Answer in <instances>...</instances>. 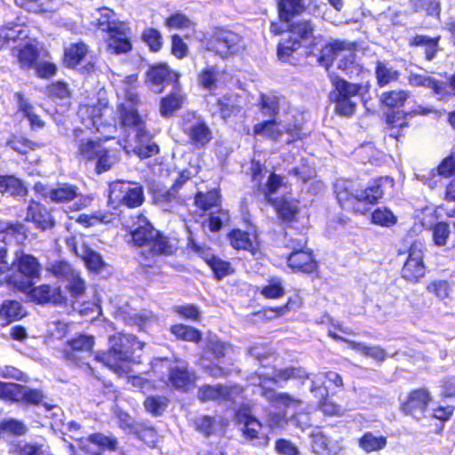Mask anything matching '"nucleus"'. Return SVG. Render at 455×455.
Instances as JSON below:
<instances>
[{"label":"nucleus","instance_id":"obj_13","mask_svg":"<svg viewBox=\"0 0 455 455\" xmlns=\"http://www.w3.org/2000/svg\"><path fill=\"white\" fill-rule=\"evenodd\" d=\"M92 335L79 333L67 339L60 349V358L68 363L82 366L85 364V355L90 354L94 347Z\"/></svg>","mask_w":455,"mask_h":455},{"label":"nucleus","instance_id":"obj_31","mask_svg":"<svg viewBox=\"0 0 455 455\" xmlns=\"http://www.w3.org/2000/svg\"><path fill=\"white\" fill-rule=\"evenodd\" d=\"M28 188L21 179L14 174H0V194L23 197L28 195Z\"/></svg>","mask_w":455,"mask_h":455},{"label":"nucleus","instance_id":"obj_54","mask_svg":"<svg viewBox=\"0 0 455 455\" xmlns=\"http://www.w3.org/2000/svg\"><path fill=\"white\" fill-rule=\"evenodd\" d=\"M218 68L216 66H207L204 68L197 75L199 85L208 91L215 90L218 83Z\"/></svg>","mask_w":455,"mask_h":455},{"label":"nucleus","instance_id":"obj_58","mask_svg":"<svg viewBox=\"0 0 455 455\" xmlns=\"http://www.w3.org/2000/svg\"><path fill=\"white\" fill-rule=\"evenodd\" d=\"M164 24L168 28L185 29L194 28L196 23L182 12H173L164 20Z\"/></svg>","mask_w":455,"mask_h":455},{"label":"nucleus","instance_id":"obj_33","mask_svg":"<svg viewBox=\"0 0 455 455\" xmlns=\"http://www.w3.org/2000/svg\"><path fill=\"white\" fill-rule=\"evenodd\" d=\"M408 111L395 110L387 111L385 113L384 121L387 127L390 130H398L395 133H391V138L398 140L400 138L404 137V133L401 130L408 128L410 126Z\"/></svg>","mask_w":455,"mask_h":455},{"label":"nucleus","instance_id":"obj_25","mask_svg":"<svg viewBox=\"0 0 455 455\" xmlns=\"http://www.w3.org/2000/svg\"><path fill=\"white\" fill-rule=\"evenodd\" d=\"M25 220L36 228H53L55 219L51 211L43 204L31 199L27 207Z\"/></svg>","mask_w":455,"mask_h":455},{"label":"nucleus","instance_id":"obj_59","mask_svg":"<svg viewBox=\"0 0 455 455\" xmlns=\"http://www.w3.org/2000/svg\"><path fill=\"white\" fill-rule=\"evenodd\" d=\"M86 440L94 444L100 451H114L117 449V441L115 437L107 436L102 433H93L87 436Z\"/></svg>","mask_w":455,"mask_h":455},{"label":"nucleus","instance_id":"obj_20","mask_svg":"<svg viewBox=\"0 0 455 455\" xmlns=\"http://www.w3.org/2000/svg\"><path fill=\"white\" fill-rule=\"evenodd\" d=\"M236 421L243 425L242 428L243 435L253 445L267 447L269 444V436L267 434L260 433L263 427L262 423L250 412L238 411Z\"/></svg>","mask_w":455,"mask_h":455},{"label":"nucleus","instance_id":"obj_57","mask_svg":"<svg viewBox=\"0 0 455 455\" xmlns=\"http://www.w3.org/2000/svg\"><path fill=\"white\" fill-rule=\"evenodd\" d=\"M301 47L299 39L288 37L280 41L277 44V55L279 60L289 61L293 53Z\"/></svg>","mask_w":455,"mask_h":455},{"label":"nucleus","instance_id":"obj_11","mask_svg":"<svg viewBox=\"0 0 455 455\" xmlns=\"http://www.w3.org/2000/svg\"><path fill=\"white\" fill-rule=\"evenodd\" d=\"M44 398V393L40 389L28 388L19 383L0 380V400L12 403H20L27 407L43 404L50 409L45 403H43Z\"/></svg>","mask_w":455,"mask_h":455},{"label":"nucleus","instance_id":"obj_53","mask_svg":"<svg viewBox=\"0 0 455 455\" xmlns=\"http://www.w3.org/2000/svg\"><path fill=\"white\" fill-rule=\"evenodd\" d=\"M140 37L151 52H158L163 48V36L160 31L155 28L149 27L144 28Z\"/></svg>","mask_w":455,"mask_h":455},{"label":"nucleus","instance_id":"obj_7","mask_svg":"<svg viewBox=\"0 0 455 455\" xmlns=\"http://www.w3.org/2000/svg\"><path fill=\"white\" fill-rule=\"evenodd\" d=\"M12 264L15 269L6 275L5 282L14 289L25 291L40 279L42 266L33 255L22 254Z\"/></svg>","mask_w":455,"mask_h":455},{"label":"nucleus","instance_id":"obj_14","mask_svg":"<svg viewBox=\"0 0 455 455\" xmlns=\"http://www.w3.org/2000/svg\"><path fill=\"white\" fill-rule=\"evenodd\" d=\"M432 402V395L426 387H417L410 390L403 401L399 404L400 412L411 417L417 422L426 418L428 406Z\"/></svg>","mask_w":455,"mask_h":455},{"label":"nucleus","instance_id":"obj_55","mask_svg":"<svg viewBox=\"0 0 455 455\" xmlns=\"http://www.w3.org/2000/svg\"><path fill=\"white\" fill-rule=\"evenodd\" d=\"M216 419L211 415H200L193 419L194 428L208 438L215 433Z\"/></svg>","mask_w":455,"mask_h":455},{"label":"nucleus","instance_id":"obj_29","mask_svg":"<svg viewBox=\"0 0 455 455\" xmlns=\"http://www.w3.org/2000/svg\"><path fill=\"white\" fill-rule=\"evenodd\" d=\"M440 35L431 37L427 35L416 34L409 38L408 46L411 48L423 47L425 60L431 61L436 57L440 50Z\"/></svg>","mask_w":455,"mask_h":455},{"label":"nucleus","instance_id":"obj_32","mask_svg":"<svg viewBox=\"0 0 455 455\" xmlns=\"http://www.w3.org/2000/svg\"><path fill=\"white\" fill-rule=\"evenodd\" d=\"M308 437L310 439L311 451L315 455H333L335 453L334 443L319 427H315Z\"/></svg>","mask_w":455,"mask_h":455},{"label":"nucleus","instance_id":"obj_40","mask_svg":"<svg viewBox=\"0 0 455 455\" xmlns=\"http://www.w3.org/2000/svg\"><path fill=\"white\" fill-rule=\"evenodd\" d=\"M115 219V213L110 211L99 210L89 214H79L76 217V221L85 228H90L98 225H108Z\"/></svg>","mask_w":455,"mask_h":455},{"label":"nucleus","instance_id":"obj_4","mask_svg":"<svg viewBox=\"0 0 455 455\" xmlns=\"http://www.w3.org/2000/svg\"><path fill=\"white\" fill-rule=\"evenodd\" d=\"M329 78L332 89L328 97L330 102L334 104V113L339 116L351 117L357 108V102L352 98L368 93L371 89L370 82L350 83L337 75H330Z\"/></svg>","mask_w":455,"mask_h":455},{"label":"nucleus","instance_id":"obj_43","mask_svg":"<svg viewBox=\"0 0 455 455\" xmlns=\"http://www.w3.org/2000/svg\"><path fill=\"white\" fill-rule=\"evenodd\" d=\"M128 427L135 437L148 447L153 448L157 443L158 435L154 426L141 423L138 425H128Z\"/></svg>","mask_w":455,"mask_h":455},{"label":"nucleus","instance_id":"obj_42","mask_svg":"<svg viewBox=\"0 0 455 455\" xmlns=\"http://www.w3.org/2000/svg\"><path fill=\"white\" fill-rule=\"evenodd\" d=\"M251 135L264 136L271 140H278L283 135V130L278 127L276 117H270L268 120H265L256 124L252 127Z\"/></svg>","mask_w":455,"mask_h":455},{"label":"nucleus","instance_id":"obj_23","mask_svg":"<svg viewBox=\"0 0 455 455\" xmlns=\"http://www.w3.org/2000/svg\"><path fill=\"white\" fill-rule=\"evenodd\" d=\"M187 101V94L183 91L181 84L179 87L172 86V90L161 98L159 101V112L162 117H172L175 113L183 108Z\"/></svg>","mask_w":455,"mask_h":455},{"label":"nucleus","instance_id":"obj_62","mask_svg":"<svg viewBox=\"0 0 455 455\" xmlns=\"http://www.w3.org/2000/svg\"><path fill=\"white\" fill-rule=\"evenodd\" d=\"M427 291L439 299H445L450 296L451 286L447 280H434L427 285Z\"/></svg>","mask_w":455,"mask_h":455},{"label":"nucleus","instance_id":"obj_5","mask_svg":"<svg viewBox=\"0 0 455 455\" xmlns=\"http://www.w3.org/2000/svg\"><path fill=\"white\" fill-rule=\"evenodd\" d=\"M403 242L404 248L399 249L397 254L407 253V258L402 267L401 276L407 282L418 283L426 273L424 263L425 244L421 239L413 238L410 232L406 234Z\"/></svg>","mask_w":455,"mask_h":455},{"label":"nucleus","instance_id":"obj_64","mask_svg":"<svg viewBox=\"0 0 455 455\" xmlns=\"http://www.w3.org/2000/svg\"><path fill=\"white\" fill-rule=\"evenodd\" d=\"M68 281V284L66 286V289L72 299H79L84 295L86 284L84 280L80 276L79 272H76V275L70 277Z\"/></svg>","mask_w":455,"mask_h":455},{"label":"nucleus","instance_id":"obj_3","mask_svg":"<svg viewBox=\"0 0 455 455\" xmlns=\"http://www.w3.org/2000/svg\"><path fill=\"white\" fill-rule=\"evenodd\" d=\"M137 338L132 334L116 332L108 339V348L95 355V360L118 376L127 374L130 368H125L133 361Z\"/></svg>","mask_w":455,"mask_h":455},{"label":"nucleus","instance_id":"obj_16","mask_svg":"<svg viewBox=\"0 0 455 455\" xmlns=\"http://www.w3.org/2000/svg\"><path fill=\"white\" fill-rule=\"evenodd\" d=\"M192 250L212 270L215 280L220 281L235 274V269L232 263L215 254L211 247L194 243Z\"/></svg>","mask_w":455,"mask_h":455},{"label":"nucleus","instance_id":"obj_61","mask_svg":"<svg viewBox=\"0 0 455 455\" xmlns=\"http://www.w3.org/2000/svg\"><path fill=\"white\" fill-rule=\"evenodd\" d=\"M172 311L180 318L192 322H199L201 320V312L197 306L194 304H182L174 306Z\"/></svg>","mask_w":455,"mask_h":455},{"label":"nucleus","instance_id":"obj_46","mask_svg":"<svg viewBox=\"0 0 455 455\" xmlns=\"http://www.w3.org/2000/svg\"><path fill=\"white\" fill-rule=\"evenodd\" d=\"M6 146L21 156L44 147V143L35 142L26 137L12 135L6 141Z\"/></svg>","mask_w":455,"mask_h":455},{"label":"nucleus","instance_id":"obj_47","mask_svg":"<svg viewBox=\"0 0 455 455\" xmlns=\"http://www.w3.org/2000/svg\"><path fill=\"white\" fill-rule=\"evenodd\" d=\"M38 58V49L30 43H27L18 49L17 60L20 67L24 70L34 68L37 63Z\"/></svg>","mask_w":455,"mask_h":455},{"label":"nucleus","instance_id":"obj_37","mask_svg":"<svg viewBox=\"0 0 455 455\" xmlns=\"http://www.w3.org/2000/svg\"><path fill=\"white\" fill-rule=\"evenodd\" d=\"M170 332L178 341L199 344L203 340L202 331L192 325L174 323L171 325Z\"/></svg>","mask_w":455,"mask_h":455},{"label":"nucleus","instance_id":"obj_52","mask_svg":"<svg viewBox=\"0 0 455 455\" xmlns=\"http://www.w3.org/2000/svg\"><path fill=\"white\" fill-rule=\"evenodd\" d=\"M168 404L169 399L164 395H148L143 401L145 411L154 417L162 416Z\"/></svg>","mask_w":455,"mask_h":455},{"label":"nucleus","instance_id":"obj_27","mask_svg":"<svg viewBox=\"0 0 455 455\" xmlns=\"http://www.w3.org/2000/svg\"><path fill=\"white\" fill-rule=\"evenodd\" d=\"M89 52V46L83 41L71 43L64 48L62 65L68 69L76 68Z\"/></svg>","mask_w":455,"mask_h":455},{"label":"nucleus","instance_id":"obj_44","mask_svg":"<svg viewBox=\"0 0 455 455\" xmlns=\"http://www.w3.org/2000/svg\"><path fill=\"white\" fill-rule=\"evenodd\" d=\"M25 315L22 305L15 299L4 300L0 306V318L4 324L20 320Z\"/></svg>","mask_w":455,"mask_h":455},{"label":"nucleus","instance_id":"obj_26","mask_svg":"<svg viewBox=\"0 0 455 455\" xmlns=\"http://www.w3.org/2000/svg\"><path fill=\"white\" fill-rule=\"evenodd\" d=\"M148 80L154 85L171 84L179 87L180 74L171 68L166 62H159L152 65L148 71Z\"/></svg>","mask_w":455,"mask_h":455},{"label":"nucleus","instance_id":"obj_24","mask_svg":"<svg viewBox=\"0 0 455 455\" xmlns=\"http://www.w3.org/2000/svg\"><path fill=\"white\" fill-rule=\"evenodd\" d=\"M228 238L230 245L236 251H247L254 253L259 247L255 229H230Z\"/></svg>","mask_w":455,"mask_h":455},{"label":"nucleus","instance_id":"obj_41","mask_svg":"<svg viewBox=\"0 0 455 455\" xmlns=\"http://www.w3.org/2000/svg\"><path fill=\"white\" fill-rule=\"evenodd\" d=\"M78 196V188L69 183H59L50 188V201L55 204H68Z\"/></svg>","mask_w":455,"mask_h":455},{"label":"nucleus","instance_id":"obj_60","mask_svg":"<svg viewBox=\"0 0 455 455\" xmlns=\"http://www.w3.org/2000/svg\"><path fill=\"white\" fill-rule=\"evenodd\" d=\"M49 270L58 279L67 281L77 272L72 267L71 264L65 260L53 262Z\"/></svg>","mask_w":455,"mask_h":455},{"label":"nucleus","instance_id":"obj_50","mask_svg":"<svg viewBox=\"0 0 455 455\" xmlns=\"http://www.w3.org/2000/svg\"><path fill=\"white\" fill-rule=\"evenodd\" d=\"M259 293L267 299H278L285 294L283 281L277 276H271L267 279V283L263 285Z\"/></svg>","mask_w":455,"mask_h":455},{"label":"nucleus","instance_id":"obj_63","mask_svg":"<svg viewBox=\"0 0 455 455\" xmlns=\"http://www.w3.org/2000/svg\"><path fill=\"white\" fill-rule=\"evenodd\" d=\"M433 175L435 172L443 178H450L455 174V152H451L449 156L442 159L435 169H433Z\"/></svg>","mask_w":455,"mask_h":455},{"label":"nucleus","instance_id":"obj_51","mask_svg":"<svg viewBox=\"0 0 455 455\" xmlns=\"http://www.w3.org/2000/svg\"><path fill=\"white\" fill-rule=\"evenodd\" d=\"M387 437L375 436L371 432L364 433L358 440L359 447L367 453L378 451L386 447Z\"/></svg>","mask_w":455,"mask_h":455},{"label":"nucleus","instance_id":"obj_15","mask_svg":"<svg viewBox=\"0 0 455 455\" xmlns=\"http://www.w3.org/2000/svg\"><path fill=\"white\" fill-rule=\"evenodd\" d=\"M241 36L226 28H215L206 41L207 50L215 52L221 58L235 54L240 48Z\"/></svg>","mask_w":455,"mask_h":455},{"label":"nucleus","instance_id":"obj_18","mask_svg":"<svg viewBox=\"0 0 455 455\" xmlns=\"http://www.w3.org/2000/svg\"><path fill=\"white\" fill-rule=\"evenodd\" d=\"M22 292L28 295L30 301L37 305L66 306L68 304V298L60 286L52 287L48 283L36 286L33 284Z\"/></svg>","mask_w":455,"mask_h":455},{"label":"nucleus","instance_id":"obj_45","mask_svg":"<svg viewBox=\"0 0 455 455\" xmlns=\"http://www.w3.org/2000/svg\"><path fill=\"white\" fill-rule=\"evenodd\" d=\"M283 247L291 251L307 247V235L302 229H284L283 233Z\"/></svg>","mask_w":455,"mask_h":455},{"label":"nucleus","instance_id":"obj_35","mask_svg":"<svg viewBox=\"0 0 455 455\" xmlns=\"http://www.w3.org/2000/svg\"><path fill=\"white\" fill-rule=\"evenodd\" d=\"M337 68L350 79L358 78L364 73H370V70L359 62L356 54L353 52L343 56L338 62Z\"/></svg>","mask_w":455,"mask_h":455},{"label":"nucleus","instance_id":"obj_17","mask_svg":"<svg viewBox=\"0 0 455 455\" xmlns=\"http://www.w3.org/2000/svg\"><path fill=\"white\" fill-rule=\"evenodd\" d=\"M198 377L188 363L176 364L168 369L166 385L172 390L188 393L197 382Z\"/></svg>","mask_w":455,"mask_h":455},{"label":"nucleus","instance_id":"obj_22","mask_svg":"<svg viewBox=\"0 0 455 455\" xmlns=\"http://www.w3.org/2000/svg\"><path fill=\"white\" fill-rule=\"evenodd\" d=\"M357 42L334 39L326 43L320 50L318 61L329 68L337 57L343 52H355L358 48Z\"/></svg>","mask_w":455,"mask_h":455},{"label":"nucleus","instance_id":"obj_10","mask_svg":"<svg viewBox=\"0 0 455 455\" xmlns=\"http://www.w3.org/2000/svg\"><path fill=\"white\" fill-rule=\"evenodd\" d=\"M180 129L188 139V143L195 148H204L213 139L207 122L195 111L187 113L180 123Z\"/></svg>","mask_w":455,"mask_h":455},{"label":"nucleus","instance_id":"obj_8","mask_svg":"<svg viewBox=\"0 0 455 455\" xmlns=\"http://www.w3.org/2000/svg\"><path fill=\"white\" fill-rule=\"evenodd\" d=\"M145 202L144 188L138 182L116 180L108 183V204L138 208Z\"/></svg>","mask_w":455,"mask_h":455},{"label":"nucleus","instance_id":"obj_49","mask_svg":"<svg viewBox=\"0 0 455 455\" xmlns=\"http://www.w3.org/2000/svg\"><path fill=\"white\" fill-rule=\"evenodd\" d=\"M371 223L383 228H391L396 225L397 216L388 207L379 206L371 212Z\"/></svg>","mask_w":455,"mask_h":455},{"label":"nucleus","instance_id":"obj_28","mask_svg":"<svg viewBox=\"0 0 455 455\" xmlns=\"http://www.w3.org/2000/svg\"><path fill=\"white\" fill-rule=\"evenodd\" d=\"M311 0H277L278 19L282 22H290L296 16L306 12Z\"/></svg>","mask_w":455,"mask_h":455},{"label":"nucleus","instance_id":"obj_12","mask_svg":"<svg viewBox=\"0 0 455 455\" xmlns=\"http://www.w3.org/2000/svg\"><path fill=\"white\" fill-rule=\"evenodd\" d=\"M97 26L108 34L106 44L108 49L114 54L128 53L132 50V43L130 37V28L123 22L115 20H98Z\"/></svg>","mask_w":455,"mask_h":455},{"label":"nucleus","instance_id":"obj_1","mask_svg":"<svg viewBox=\"0 0 455 455\" xmlns=\"http://www.w3.org/2000/svg\"><path fill=\"white\" fill-rule=\"evenodd\" d=\"M141 104L139 92L132 87H126L123 100L116 104V111L120 128L124 132H134L133 153L140 159H147L158 155L160 148L148 129V115H142L139 111Z\"/></svg>","mask_w":455,"mask_h":455},{"label":"nucleus","instance_id":"obj_9","mask_svg":"<svg viewBox=\"0 0 455 455\" xmlns=\"http://www.w3.org/2000/svg\"><path fill=\"white\" fill-rule=\"evenodd\" d=\"M76 156L85 163L94 162V171L97 174L108 172L114 165L109 149L100 139L81 140L77 145Z\"/></svg>","mask_w":455,"mask_h":455},{"label":"nucleus","instance_id":"obj_48","mask_svg":"<svg viewBox=\"0 0 455 455\" xmlns=\"http://www.w3.org/2000/svg\"><path fill=\"white\" fill-rule=\"evenodd\" d=\"M285 23L287 24V32L297 36L296 39H299L300 42L302 40H308L313 36L315 27L310 20H291L290 22Z\"/></svg>","mask_w":455,"mask_h":455},{"label":"nucleus","instance_id":"obj_56","mask_svg":"<svg viewBox=\"0 0 455 455\" xmlns=\"http://www.w3.org/2000/svg\"><path fill=\"white\" fill-rule=\"evenodd\" d=\"M350 348L360 351L363 355L371 357L379 363H382L387 359L386 351L379 346H367L360 342H351Z\"/></svg>","mask_w":455,"mask_h":455},{"label":"nucleus","instance_id":"obj_2","mask_svg":"<svg viewBox=\"0 0 455 455\" xmlns=\"http://www.w3.org/2000/svg\"><path fill=\"white\" fill-rule=\"evenodd\" d=\"M394 185V179L379 176L363 188H359L352 180H339L334 183L333 191L339 205L356 214H365L371 206L376 205L384 196L383 185Z\"/></svg>","mask_w":455,"mask_h":455},{"label":"nucleus","instance_id":"obj_19","mask_svg":"<svg viewBox=\"0 0 455 455\" xmlns=\"http://www.w3.org/2000/svg\"><path fill=\"white\" fill-rule=\"evenodd\" d=\"M285 262L294 273L311 275L319 268L314 251L308 247L290 251L285 257Z\"/></svg>","mask_w":455,"mask_h":455},{"label":"nucleus","instance_id":"obj_21","mask_svg":"<svg viewBox=\"0 0 455 455\" xmlns=\"http://www.w3.org/2000/svg\"><path fill=\"white\" fill-rule=\"evenodd\" d=\"M267 203L274 208L277 218L283 222L289 224L298 220L300 206L297 198L282 196L269 198Z\"/></svg>","mask_w":455,"mask_h":455},{"label":"nucleus","instance_id":"obj_6","mask_svg":"<svg viewBox=\"0 0 455 455\" xmlns=\"http://www.w3.org/2000/svg\"><path fill=\"white\" fill-rule=\"evenodd\" d=\"M129 243L136 247H146L153 256H169L177 251V246L170 237L159 229H130Z\"/></svg>","mask_w":455,"mask_h":455},{"label":"nucleus","instance_id":"obj_30","mask_svg":"<svg viewBox=\"0 0 455 455\" xmlns=\"http://www.w3.org/2000/svg\"><path fill=\"white\" fill-rule=\"evenodd\" d=\"M196 396L201 403H207L211 401L226 402L231 399V390L228 387L223 384H204L198 387Z\"/></svg>","mask_w":455,"mask_h":455},{"label":"nucleus","instance_id":"obj_38","mask_svg":"<svg viewBox=\"0 0 455 455\" xmlns=\"http://www.w3.org/2000/svg\"><path fill=\"white\" fill-rule=\"evenodd\" d=\"M374 74L376 84L379 88L396 83L400 79V71L393 68L387 62L377 60Z\"/></svg>","mask_w":455,"mask_h":455},{"label":"nucleus","instance_id":"obj_34","mask_svg":"<svg viewBox=\"0 0 455 455\" xmlns=\"http://www.w3.org/2000/svg\"><path fill=\"white\" fill-rule=\"evenodd\" d=\"M106 108L107 106L102 104H83L78 108L77 114L84 124L98 127L101 124L103 110Z\"/></svg>","mask_w":455,"mask_h":455},{"label":"nucleus","instance_id":"obj_39","mask_svg":"<svg viewBox=\"0 0 455 455\" xmlns=\"http://www.w3.org/2000/svg\"><path fill=\"white\" fill-rule=\"evenodd\" d=\"M221 204L220 188H212L205 192L197 191L194 196V204L203 212H207Z\"/></svg>","mask_w":455,"mask_h":455},{"label":"nucleus","instance_id":"obj_36","mask_svg":"<svg viewBox=\"0 0 455 455\" xmlns=\"http://www.w3.org/2000/svg\"><path fill=\"white\" fill-rule=\"evenodd\" d=\"M409 97L410 93L405 90H389L381 93L379 102L387 111L401 110Z\"/></svg>","mask_w":455,"mask_h":455}]
</instances>
